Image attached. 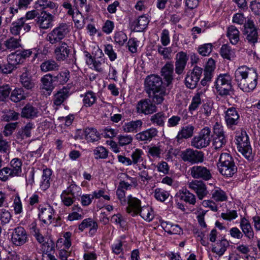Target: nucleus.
I'll return each instance as SVG.
<instances>
[{
  "instance_id": "8fccbe9b",
  "label": "nucleus",
  "mask_w": 260,
  "mask_h": 260,
  "mask_svg": "<svg viewBox=\"0 0 260 260\" xmlns=\"http://www.w3.org/2000/svg\"><path fill=\"white\" fill-rule=\"evenodd\" d=\"M152 95L151 98L152 102L156 104H160L162 103L164 100V96L166 95V89H162L160 90L151 92Z\"/></svg>"
},
{
  "instance_id": "e2e57ef3",
  "label": "nucleus",
  "mask_w": 260,
  "mask_h": 260,
  "mask_svg": "<svg viewBox=\"0 0 260 260\" xmlns=\"http://www.w3.org/2000/svg\"><path fill=\"white\" fill-rule=\"evenodd\" d=\"M157 47L158 53L162 56L164 59L171 58L172 51L171 47H164L160 45H157Z\"/></svg>"
},
{
  "instance_id": "4be33fe9",
  "label": "nucleus",
  "mask_w": 260,
  "mask_h": 260,
  "mask_svg": "<svg viewBox=\"0 0 260 260\" xmlns=\"http://www.w3.org/2000/svg\"><path fill=\"white\" fill-rule=\"evenodd\" d=\"M143 121L139 119L125 122L121 127L122 130L126 133H136L140 131L143 125Z\"/></svg>"
},
{
  "instance_id": "a878e982",
  "label": "nucleus",
  "mask_w": 260,
  "mask_h": 260,
  "mask_svg": "<svg viewBox=\"0 0 260 260\" xmlns=\"http://www.w3.org/2000/svg\"><path fill=\"white\" fill-rule=\"evenodd\" d=\"M70 95V89L67 87H63L58 90L54 94L53 102V104L57 106H60Z\"/></svg>"
},
{
  "instance_id": "6ab92c4d",
  "label": "nucleus",
  "mask_w": 260,
  "mask_h": 260,
  "mask_svg": "<svg viewBox=\"0 0 260 260\" xmlns=\"http://www.w3.org/2000/svg\"><path fill=\"white\" fill-rule=\"evenodd\" d=\"M53 18L52 14L42 11L37 18V24L40 28L47 29L51 27Z\"/></svg>"
},
{
  "instance_id": "aec40b11",
  "label": "nucleus",
  "mask_w": 260,
  "mask_h": 260,
  "mask_svg": "<svg viewBox=\"0 0 260 260\" xmlns=\"http://www.w3.org/2000/svg\"><path fill=\"white\" fill-rule=\"evenodd\" d=\"M175 60V73L181 75L183 73L188 60L187 55L184 52H180L176 54Z\"/></svg>"
},
{
  "instance_id": "39448f33",
  "label": "nucleus",
  "mask_w": 260,
  "mask_h": 260,
  "mask_svg": "<svg viewBox=\"0 0 260 260\" xmlns=\"http://www.w3.org/2000/svg\"><path fill=\"white\" fill-rule=\"evenodd\" d=\"M237 148L240 153L247 159L252 158V150L250 145L249 137L245 132L238 133L236 136Z\"/></svg>"
},
{
  "instance_id": "9b49d317",
  "label": "nucleus",
  "mask_w": 260,
  "mask_h": 260,
  "mask_svg": "<svg viewBox=\"0 0 260 260\" xmlns=\"http://www.w3.org/2000/svg\"><path fill=\"white\" fill-rule=\"evenodd\" d=\"M187 185L189 189L194 191L200 200H202L209 194L206 185L202 181L192 180L188 182Z\"/></svg>"
},
{
  "instance_id": "a18cd8bd",
  "label": "nucleus",
  "mask_w": 260,
  "mask_h": 260,
  "mask_svg": "<svg viewBox=\"0 0 260 260\" xmlns=\"http://www.w3.org/2000/svg\"><path fill=\"white\" fill-rule=\"evenodd\" d=\"M70 72L67 70L60 71L56 76H53L54 82L59 84H64L70 78Z\"/></svg>"
},
{
  "instance_id": "f704fd0d",
  "label": "nucleus",
  "mask_w": 260,
  "mask_h": 260,
  "mask_svg": "<svg viewBox=\"0 0 260 260\" xmlns=\"http://www.w3.org/2000/svg\"><path fill=\"white\" fill-rule=\"evenodd\" d=\"M220 53L223 58L228 60H232L236 56L234 49H232L228 44L222 45L220 48Z\"/></svg>"
},
{
  "instance_id": "2eb2a0df",
  "label": "nucleus",
  "mask_w": 260,
  "mask_h": 260,
  "mask_svg": "<svg viewBox=\"0 0 260 260\" xmlns=\"http://www.w3.org/2000/svg\"><path fill=\"white\" fill-rule=\"evenodd\" d=\"M240 116L234 107H231L225 112V120L229 128L233 129L234 126L238 124Z\"/></svg>"
},
{
  "instance_id": "5701e85b",
  "label": "nucleus",
  "mask_w": 260,
  "mask_h": 260,
  "mask_svg": "<svg viewBox=\"0 0 260 260\" xmlns=\"http://www.w3.org/2000/svg\"><path fill=\"white\" fill-rule=\"evenodd\" d=\"M229 246L230 243L229 241L224 238H222L212 245V251L219 256H221L224 254Z\"/></svg>"
},
{
  "instance_id": "473e14b6",
  "label": "nucleus",
  "mask_w": 260,
  "mask_h": 260,
  "mask_svg": "<svg viewBox=\"0 0 260 260\" xmlns=\"http://www.w3.org/2000/svg\"><path fill=\"white\" fill-rule=\"evenodd\" d=\"M194 127L191 125L183 127L178 132L176 137V140L178 143H181L182 139H188L192 136L193 133Z\"/></svg>"
},
{
  "instance_id": "cd10ccee",
  "label": "nucleus",
  "mask_w": 260,
  "mask_h": 260,
  "mask_svg": "<svg viewBox=\"0 0 260 260\" xmlns=\"http://www.w3.org/2000/svg\"><path fill=\"white\" fill-rule=\"evenodd\" d=\"M23 70L20 77V82L25 88L31 89L35 87V84L30 75L29 70L26 68H23Z\"/></svg>"
},
{
  "instance_id": "603ef678",
  "label": "nucleus",
  "mask_w": 260,
  "mask_h": 260,
  "mask_svg": "<svg viewBox=\"0 0 260 260\" xmlns=\"http://www.w3.org/2000/svg\"><path fill=\"white\" fill-rule=\"evenodd\" d=\"M203 95V93L201 92H198L194 95L188 108L190 112H192L198 109L201 104V99Z\"/></svg>"
},
{
  "instance_id": "49530a36",
  "label": "nucleus",
  "mask_w": 260,
  "mask_h": 260,
  "mask_svg": "<svg viewBox=\"0 0 260 260\" xmlns=\"http://www.w3.org/2000/svg\"><path fill=\"white\" fill-rule=\"evenodd\" d=\"M81 96H83V104L86 107L92 106L97 100L95 93L91 91H88L84 95Z\"/></svg>"
},
{
  "instance_id": "58836bf2",
  "label": "nucleus",
  "mask_w": 260,
  "mask_h": 260,
  "mask_svg": "<svg viewBox=\"0 0 260 260\" xmlns=\"http://www.w3.org/2000/svg\"><path fill=\"white\" fill-rule=\"evenodd\" d=\"M212 198L216 202H223L228 199L225 191L218 187H215L211 191Z\"/></svg>"
},
{
  "instance_id": "c03bdc74",
  "label": "nucleus",
  "mask_w": 260,
  "mask_h": 260,
  "mask_svg": "<svg viewBox=\"0 0 260 260\" xmlns=\"http://www.w3.org/2000/svg\"><path fill=\"white\" fill-rule=\"evenodd\" d=\"M24 18H18L17 20L13 21L10 27L11 33L15 36L20 34L23 26L24 24Z\"/></svg>"
},
{
  "instance_id": "774afa93",
  "label": "nucleus",
  "mask_w": 260,
  "mask_h": 260,
  "mask_svg": "<svg viewBox=\"0 0 260 260\" xmlns=\"http://www.w3.org/2000/svg\"><path fill=\"white\" fill-rule=\"evenodd\" d=\"M12 215L10 212L6 209H2L0 213V221L2 225H5L10 221Z\"/></svg>"
},
{
  "instance_id": "680f3d73",
  "label": "nucleus",
  "mask_w": 260,
  "mask_h": 260,
  "mask_svg": "<svg viewBox=\"0 0 260 260\" xmlns=\"http://www.w3.org/2000/svg\"><path fill=\"white\" fill-rule=\"evenodd\" d=\"M165 230L171 235L180 234L182 232L181 228L178 224H174L172 223H167Z\"/></svg>"
},
{
  "instance_id": "0eeeda50",
  "label": "nucleus",
  "mask_w": 260,
  "mask_h": 260,
  "mask_svg": "<svg viewBox=\"0 0 260 260\" xmlns=\"http://www.w3.org/2000/svg\"><path fill=\"white\" fill-rule=\"evenodd\" d=\"M180 157L184 161L188 162L191 164L202 162L204 161L203 153L191 148H187L182 151Z\"/></svg>"
},
{
  "instance_id": "c9c22d12",
  "label": "nucleus",
  "mask_w": 260,
  "mask_h": 260,
  "mask_svg": "<svg viewBox=\"0 0 260 260\" xmlns=\"http://www.w3.org/2000/svg\"><path fill=\"white\" fill-rule=\"evenodd\" d=\"M167 117L166 114L162 112H159L152 115L150 118L152 124L158 126H164L165 120Z\"/></svg>"
},
{
  "instance_id": "4c0bfd02",
  "label": "nucleus",
  "mask_w": 260,
  "mask_h": 260,
  "mask_svg": "<svg viewBox=\"0 0 260 260\" xmlns=\"http://www.w3.org/2000/svg\"><path fill=\"white\" fill-rule=\"evenodd\" d=\"M240 32L234 25L229 27L227 30V37L233 45H236L239 41Z\"/></svg>"
},
{
  "instance_id": "a19ab883",
  "label": "nucleus",
  "mask_w": 260,
  "mask_h": 260,
  "mask_svg": "<svg viewBox=\"0 0 260 260\" xmlns=\"http://www.w3.org/2000/svg\"><path fill=\"white\" fill-rule=\"evenodd\" d=\"M42 83V88L51 92L54 88L52 82H54V78L51 74L44 76L41 79Z\"/></svg>"
},
{
  "instance_id": "37998d69",
  "label": "nucleus",
  "mask_w": 260,
  "mask_h": 260,
  "mask_svg": "<svg viewBox=\"0 0 260 260\" xmlns=\"http://www.w3.org/2000/svg\"><path fill=\"white\" fill-rule=\"evenodd\" d=\"M139 214L145 220L150 222L154 218V214L152 209L148 206H144L142 207L139 212Z\"/></svg>"
},
{
  "instance_id": "79ce46f5",
  "label": "nucleus",
  "mask_w": 260,
  "mask_h": 260,
  "mask_svg": "<svg viewBox=\"0 0 260 260\" xmlns=\"http://www.w3.org/2000/svg\"><path fill=\"white\" fill-rule=\"evenodd\" d=\"M63 191L75 199L81 196L82 193L81 187L73 182Z\"/></svg>"
},
{
  "instance_id": "3c124183",
  "label": "nucleus",
  "mask_w": 260,
  "mask_h": 260,
  "mask_svg": "<svg viewBox=\"0 0 260 260\" xmlns=\"http://www.w3.org/2000/svg\"><path fill=\"white\" fill-rule=\"evenodd\" d=\"M149 23L148 18L144 15L140 16L138 19L133 22L135 29H138V31L143 29L147 26Z\"/></svg>"
},
{
  "instance_id": "dca6fc26",
  "label": "nucleus",
  "mask_w": 260,
  "mask_h": 260,
  "mask_svg": "<svg viewBox=\"0 0 260 260\" xmlns=\"http://www.w3.org/2000/svg\"><path fill=\"white\" fill-rule=\"evenodd\" d=\"M126 203L128 205L126 208L127 213L133 216L139 214V212L142 207H141V202L139 199L133 197L132 195H129L127 197Z\"/></svg>"
},
{
  "instance_id": "f3484780",
  "label": "nucleus",
  "mask_w": 260,
  "mask_h": 260,
  "mask_svg": "<svg viewBox=\"0 0 260 260\" xmlns=\"http://www.w3.org/2000/svg\"><path fill=\"white\" fill-rule=\"evenodd\" d=\"M137 111L139 113L150 114L156 111V107L148 99L142 100L137 105Z\"/></svg>"
},
{
  "instance_id": "a211bd4d",
  "label": "nucleus",
  "mask_w": 260,
  "mask_h": 260,
  "mask_svg": "<svg viewBox=\"0 0 260 260\" xmlns=\"http://www.w3.org/2000/svg\"><path fill=\"white\" fill-rule=\"evenodd\" d=\"M54 210L50 206H47L40 209L39 218L46 225H50L54 219Z\"/></svg>"
},
{
  "instance_id": "72a5a7b5",
  "label": "nucleus",
  "mask_w": 260,
  "mask_h": 260,
  "mask_svg": "<svg viewBox=\"0 0 260 260\" xmlns=\"http://www.w3.org/2000/svg\"><path fill=\"white\" fill-rule=\"evenodd\" d=\"M38 109L30 104L26 105L22 109L21 116L26 118H34L38 116Z\"/></svg>"
},
{
  "instance_id": "2f4dec72",
  "label": "nucleus",
  "mask_w": 260,
  "mask_h": 260,
  "mask_svg": "<svg viewBox=\"0 0 260 260\" xmlns=\"http://www.w3.org/2000/svg\"><path fill=\"white\" fill-rule=\"evenodd\" d=\"M180 198L186 203L191 205H194L197 202L196 196L190 192L186 188H182L179 191Z\"/></svg>"
},
{
  "instance_id": "6e6552de",
  "label": "nucleus",
  "mask_w": 260,
  "mask_h": 260,
  "mask_svg": "<svg viewBox=\"0 0 260 260\" xmlns=\"http://www.w3.org/2000/svg\"><path fill=\"white\" fill-rule=\"evenodd\" d=\"M191 176L194 179L208 181L212 178L211 170L203 166H193L189 169Z\"/></svg>"
},
{
  "instance_id": "ddd939ff",
  "label": "nucleus",
  "mask_w": 260,
  "mask_h": 260,
  "mask_svg": "<svg viewBox=\"0 0 260 260\" xmlns=\"http://www.w3.org/2000/svg\"><path fill=\"white\" fill-rule=\"evenodd\" d=\"M146 88L151 92L165 88L162 86V81L161 77L156 75H151L147 76L145 81Z\"/></svg>"
},
{
  "instance_id": "052dcab7",
  "label": "nucleus",
  "mask_w": 260,
  "mask_h": 260,
  "mask_svg": "<svg viewBox=\"0 0 260 260\" xmlns=\"http://www.w3.org/2000/svg\"><path fill=\"white\" fill-rule=\"evenodd\" d=\"M73 20L75 23L76 26L78 29H82L85 24V18H83L81 13L78 11L75 15L72 16Z\"/></svg>"
},
{
  "instance_id": "20e7f679",
  "label": "nucleus",
  "mask_w": 260,
  "mask_h": 260,
  "mask_svg": "<svg viewBox=\"0 0 260 260\" xmlns=\"http://www.w3.org/2000/svg\"><path fill=\"white\" fill-rule=\"evenodd\" d=\"M70 31V26L66 23H59L56 27L49 32L46 40L52 45L61 43Z\"/></svg>"
},
{
  "instance_id": "f257e3e1",
  "label": "nucleus",
  "mask_w": 260,
  "mask_h": 260,
  "mask_svg": "<svg viewBox=\"0 0 260 260\" xmlns=\"http://www.w3.org/2000/svg\"><path fill=\"white\" fill-rule=\"evenodd\" d=\"M257 73L255 69L246 66L238 67L235 72V79L238 87L244 92H249L256 87Z\"/></svg>"
},
{
  "instance_id": "6e6d98bb",
  "label": "nucleus",
  "mask_w": 260,
  "mask_h": 260,
  "mask_svg": "<svg viewBox=\"0 0 260 260\" xmlns=\"http://www.w3.org/2000/svg\"><path fill=\"white\" fill-rule=\"evenodd\" d=\"M42 255L51 253L54 252V243L52 240H47L44 242L41 245Z\"/></svg>"
},
{
  "instance_id": "0e129e2a",
  "label": "nucleus",
  "mask_w": 260,
  "mask_h": 260,
  "mask_svg": "<svg viewBox=\"0 0 260 260\" xmlns=\"http://www.w3.org/2000/svg\"><path fill=\"white\" fill-rule=\"evenodd\" d=\"M144 155L143 151L139 149H136L132 153L131 157L132 160V164H137L138 162H140L143 161V155Z\"/></svg>"
},
{
  "instance_id": "4d7b16f0",
  "label": "nucleus",
  "mask_w": 260,
  "mask_h": 260,
  "mask_svg": "<svg viewBox=\"0 0 260 260\" xmlns=\"http://www.w3.org/2000/svg\"><path fill=\"white\" fill-rule=\"evenodd\" d=\"M8 60L14 67L23 62L22 57L19 51L11 53L8 56Z\"/></svg>"
},
{
  "instance_id": "412c9836",
  "label": "nucleus",
  "mask_w": 260,
  "mask_h": 260,
  "mask_svg": "<svg viewBox=\"0 0 260 260\" xmlns=\"http://www.w3.org/2000/svg\"><path fill=\"white\" fill-rule=\"evenodd\" d=\"M70 52V50L67 44L61 42L59 45L54 49V54L57 61H62L65 60Z\"/></svg>"
},
{
  "instance_id": "f03ea898",
  "label": "nucleus",
  "mask_w": 260,
  "mask_h": 260,
  "mask_svg": "<svg viewBox=\"0 0 260 260\" xmlns=\"http://www.w3.org/2000/svg\"><path fill=\"white\" fill-rule=\"evenodd\" d=\"M217 168L219 173L226 178L233 177L237 171L234 158L228 152L221 153Z\"/></svg>"
},
{
  "instance_id": "13d9d810",
  "label": "nucleus",
  "mask_w": 260,
  "mask_h": 260,
  "mask_svg": "<svg viewBox=\"0 0 260 260\" xmlns=\"http://www.w3.org/2000/svg\"><path fill=\"white\" fill-rule=\"evenodd\" d=\"M95 159H105L108 157V151L103 146H98L93 150Z\"/></svg>"
},
{
  "instance_id": "864d4df0",
  "label": "nucleus",
  "mask_w": 260,
  "mask_h": 260,
  "mask_svg": "<svg viewBox=\"0 0 260 260\" xmlns=\"http://www.w3.org/2000/svg\"><path fill=\"white\" fill-rule=\"evenodd\" d=\"M19 113L14 110H5L3 112L2 118L4 121H10L17 120L19 118Z\"/></svg>"
},
{
  "instance_id": "bf43d9fd",
  "label": "nucleus",
  "mask_w": 260,
  "mask_h": 260,
  "mask_svg": "<svg viewBox=\"0 0 260 260\" xmlns=\"http://www.w3.org/2000/svg\"><path fill=\"white\" fill-rule=\"evenodd\" d=\"M154 193L155 198L157 201H159L162 202L165 201L170 195L169 192L159 188H156L154 190Z\"/></svg>"
},
{
  "instance_id": "423d86ee",
  "label": "nucleus",
  "mask_w": 260,
  "mask_h": 260,
  "mask_svg": "<svg viewBox=\"0 0 260 260\" xmlns=\"http://www.w3.org/2000/svg\"><path fill=\"white\" fill-rule=\"evenodd\" d=\"M211 130L208 127L203 128L198 136L191 140V145L197 149L208 146L211 142Z\"/></svg>"
},
{
  "instance_id": "7ed1b4c3",
  "label": "nucleus",
  "mask_w": 260,
  "mask_h": 260,
  "mask_svg": "<svg viewBox=\"0 0 260 260\" xmlns=\"http://www.w3.org/2000/svg\"><path fill=\"white\" fill-rule=\"evenodd\" d=\"M232 78L228 74H220L216 78L214 86L217 92L221 96L231 95L233 93Z\"/></svg>"
},
{
  "instance_id": "c85d7f7f",
  "label": "nucleus",
  "mask_w": 260,
  "mask_h": 260,
  "mask_svg": "<svg viewBox=\"0 0 260 260\" xmlns=\"http://www.w3.org/2000/svg\"><path fill=\"white\" fill-rule=\"evenodd\" d=\"M157 131L155 128H150L136 135L137 140L141 141L150 142L157 134Z\"/></svg>"
},
{
  "instance_id": "69168bd1",
  "label": "nucleus",
  "mask_w": 260,
  "mask_h": 260,
  "mask_svg": "<svg viewBox=\"0 0 260 260\" xmlns=\"http://www.w3.org/2000/svg\"><path fill=\"white\" fill-rule=\"evenodd\" d=\"M15 177L9 167H4L0 170V180L2 181H7L9 178Z\"/></svg>"
},
{
  "instance_id": "7c9ffc66",
  "label": "nucleus",
  "mask_w": 260,
  "mask_h": 260,
  "mask_svg": "<svg viewBox=\"0 0 260 260\" xmlns=\"http://www.w3.org/2000/svg\"><path fill=\"white\" fill-rule=\"evenodd\" d=\"M52 171L50 169L46 168L43 170V174L40 182V187L42 190H46L50 185Z\"/></svg>"
},
{
  "instance_id": "338daca9",
  "label": "nucleus",
  "mask_w": 260,
  "mask_h": 260,
  "mask_svg": "<svg viewBox=\"0 0 260 260\" xmlns=\"http://www.w3.org/2000/svg\"><path fill=\"white\" fill-rule=\"evenodd\" d=\"M213 45L211 43H207L200 46L198 47V52L202 56H206L212 52Z\"/></svg>"
},
{
  "instance_id": "09e8293b",
  "label": "nucleus",
  "mask_w": 260,
  "mask_h": 260,
  "mask_svg": "<svg viewBox=\"0 0 260 260\" xmlns=\"http://www.w3.org/2000/svg\"><path fill=\"white\" fill-rule=\"evenodd\" d=\"M26 96L22 88H17L13 90L11 94L10 99L12 101L17 103L24 100Z\"/></svg>"
},
{
  "instance_id": "f8f14e48",
  "label": "nucleus",
  "mask_w": 260,
  "mask_h": 260,
  "mask_svg": "<svg viewBox=\"0 0 260 260\" xmlns=\"http://www.w3.org/2000/svg\"><path fill=\"white\" fill-rule=\"evenodd\" d=\"M202 72V68L196 66L191 73H188L185 79L186 87L190 89L194 88L197 85Z\"/></svg>"
},
{
  "instance_id": "bb28decb",
  "label": "nucleus",
  "mask_w": 260,
  "mask_h": 260,
  "mask_svg": "<svg viewBox=\"0 0 260 260\" xmlns=\"http://www.w3.org/2000/svg\"><path fill=\"white\" fill-rule=\"evenodd\" d=\"M240 227L242 230L243 235L249 240H252L254 238V232L249 221L245 217L241 219Z\"/></svg>"
},
{
  "instance_id": "4468645a",
  "label": "nucleus",
  "mask_w": 260,
  "mask_h": 260,
  "mask_svg": "<svg viewBox=\"0 0 260 260\" xmlns=\"http://www.w3.org/2000/svg\"><path fill=\"white\" fill-rule=\"evenodd\" d=\"M87 64H92V67L95 70L101 72L103 70V66L105 63V58L102 50L99 49L93 58L90 55L86 61Z\"/></svg>"
},
{
  "instance_id": "1a4fd4ad",
  "label": "nucleus",
  "mask_w": 260,
  "mask_h": 260,
  "mask_svg": "<svg viewBox=\"0 0 260 260\" xmlns=\"http://www.w3.org/2000/svg\"><path fill=\"white\" fill-rule=\"evenodd\" d=\"M244 27V34L245 36L246 40L249 44L254 45L257 42L258 36L253 21L250 19H248Z\"/></svg>"
},
{
  "instance_id": "9d476101",
  "label": "nucleus",
  "mask_w": 260,
  "mask_h": 260,
  "mask_svg": "<svg viewBox=\"0 0 260 260\" xmlns=\"http://www.w3.org/2000/svg\"><path fill=\"white\" fill-rule=\"evenodd\" d=\"M28 240V235L25 229L21 226L15 228L11 235V241L15 246L23 245Z\"/></svg>"
},
{
  "instance_id": "5fc2aeb1",
  "label": "nucleus",
  "mask_w": 260,
  "mask_h": 260,
  "mask_svg": "<svg viewBox=\"0 0 260 260\" xmlns=\"http://www.w3.org/2000/svg\"><path fill=\"white\" fill-rule=\"evenodd\" d=\"M20 42V39L11 37L5 41L4 45L7 49L12 51L21 46Z\"/></svg>"
},
{
  "instance_id": "393cba45",
  "label": "nucleus",
  "mask_w": 260,
  "mask_h": 260,
  "mask_svg": "<svg viewBox=\"0 0 260 260\" xmlns=\"http://www.w3.org/2000/svg\"><path fill=\"white\" fill-rule=\"evenodd\" d=\"M174 64L171 61H168L161 68V75L164 77L168 85L170 84L173 79Z\"/></svg>"
},
{
  "instance_id": "c756f323",
  "label": "nucleus",
  "mask_w": 260,
  "mask_h": 260,
  "mask_svg": "<svg viewBox=\"0 0 260 260\" xmlns=\"http://www.w3.org/2000/svg\"><path fill=\"white\" fill-rule=\"evenodd\" d=\"M34 7L37 11H44L45 9L56 10L58 5L56 3L50 1L38 0L35 2Z\"/></svg>"
},
{
  "instance_id": "de8ad7c7",
  "label": "nucleus",
  "mask_w": 260,
  "mask_h": 260,
  "mask_svg": "<svg viewBox=\"0 0 260 260\" xmlns=\"http://www.w3.org/2000/svg\"><path fill=\"white\" fill-rule=\"evenodd\" d=\"M21 167V161L17 158H15L11 161L9 168L12 170L15 176H18L20 175L22 172Z\"/></svg>"
},
{
  "instance_id": "e433bc0d",
  "label": "nucleus",
  "mask_w": 260,
  "mask_h": 260,
  "mask_svg": "<svg viewBox=\"0 0 260 260\" xmlns=\"http://www.w3.org/2000/svg\"><path fill=\"white\" fill-rule=\"evenodd\" d=\"M42 72L55 71L59 69V65L54 60H47L43 62L40 66Z\"/></svg>"
},
{
  "instance_id": "b1692460",
  "label": "nucleus",
  "mask_w": 260,
  "mask_h": 260,
  "mask_svg": "<svg viewBox=\"0 0 260 260\" xmlns=\"http://www.w3.org/2000/svg\"><path fill=\"white\" fill-rule=\"evenodd\" d=\"M98 225V223L91 218H88L84 219L79 225L78 229L81 232H83L85 229L90 228L89 234L93 236L96 232Z\"/></svg>"
},
{
  "instance_id": "ea45409f",
  "label": "nucleus",
  "mask_w": 260,
  "mask_h": 260,
  "mask_svg": "<svg viewBox=\"0 0 260 260\" xmlns=\"http://www.w3.org/2000/svg\"><path fill=\"white\" fill-rule=\"evenodd\" d=\"M86 140L89 142H94L100 139L99 133L93 128H86L84 131Z\"/></svg>"
}]
</instances>
